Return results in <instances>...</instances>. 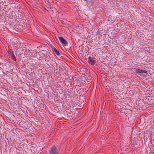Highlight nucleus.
Here are the masks:
<instances>
[{"label":"nucleus","instance_id":"obj_9","mask_svg":"<svg viewBox=\"0 0 154 154\" xmlns=\"http://www.w3.org/2000/svg\"><path fill=\"white\" fill-rule=\"evenodd\" d=\"M85 0V1H87V0Z\"/></svg>","mask_w":154,"mask_h":154},{"label":"nucleus","instance_id":"obj_2","mask_svg":"<svg viewBox=\"0 0 154 154\" xmlns=\"http://www.w3.org/2000/svg\"><path fill=\"white\" fill-rule=\"evenodd\" d=\"M8 54L11 56L12 59L16 61V59L14 53V51L11 49H9L8 50Z\"/></svg>","mask_w":154,"mask_h":154},{"label":"nucleus","instance_id":"obj_5","mask_svg":"<svg viewBox=\"0 0 154 154\" xmlns=\"http://www.w3.org/2000/svg\"><path fill=\"white\" fill-rule=\"evenodd\" d=\"M88 59V61L91 63V64L93 65L95 64V61L94 60H93L94 59L93 57H90Z\"/></svg>","mask_w":154,"mask_h":154},{"label":"nucleus","instance_id":"obj_3","mask_svg":"<svg viewBox=\"0 0 154 154\" xmlns=\"http://www.w3.org/2000/svg\"><path fill=\"white\" fill-rule=\"evenodd\" d=\"M60 41L62 45L64 46H66L67 45L68 43L66 40L62 37H59Z\"/></svg>","mask_w":154,"mask_h":154},{"label":"nucleus","instance_id":"obj_1","mask_svg":"<svg viewBox=\"0 0 154 154\" xmlns=\"http://www.w3.org/2000/svg\"><path fill=\"white\" fill-rule=\"evenodd\" d=\"M59 150L57 147L54 145L49 150V154H58Z\"/></svg>","mask_w":154,"mask_h":154},{"label":"nucleus","instance_id":"obj_4","mask_svg":"<svg viewBox=\"0 0 154 154\" xmlns=\"http://www.w3.org/2000/svg\"><path fill=\"white\" fill-rule=\"evenodd\" d=\"M135 72L137 73H146L148 72V71L145 70H141L139 69H136Z\"/></svg>","mask_w":154,"mask_h":154},{"label":"nucleus","instance_id":"obj_7","mask_svg":"<svg viewBox=\"0 0 154 154\" xmlns=\"http://www.w3.org/2000/svg\"><path fill=\"white\" fill-rule=\"evenodd\" d=\"M150 150L151 152L154 153V146H153L150 148Z\"/></svg>","mask_w":154,"mask_h":154},{"label":"nucleus","instance_id":"obj_6","mask_svg":"<svg viewBox=\"0 0 154 154\" xmlns=\"http://www.w3.org/2000/svg\"><path fill=\"white\" fill-rule=\"evenodd\" d=\"M53 52H54L57 55L60 56V54L58 50H57L56 48H54V49L53 50Z\"/></svg>","mask_w":154,"mask_h":154},{"label":"nucleus","instance_id":"obj_8","mask_svg":"<svg viewBox=\"0 0 154 154\" xmlns=\"http://www.w3.org/2000/svg\"><path fill=\"white\" fill-rule=\"evenodd\" d=\"M23 146L26 147L27 146V145L26 144H23Z\"/></svg>","mask_w":154,"mask_h":154}]
</instances>
